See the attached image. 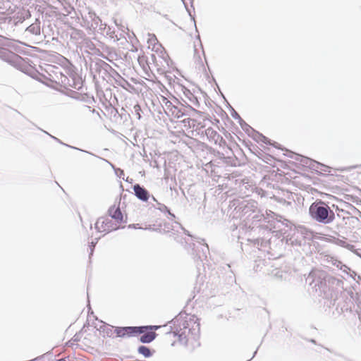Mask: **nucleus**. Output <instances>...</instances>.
Instances as JSON below:
<instances>
[{"label": "nucleus", "mask_w": 361, "mask_h": 361, "mask_svg": "<svg viewBox=\"0 0 361 361\" xmlns=\"http://www.w3.org/2000/svg\"><path fill=\"white\" fill-rule=\"evenodd\" d=\"M160 328V326H137L140 331L136 333L137 335L141 334L140 341L142 343H147L154 341L157 336L155 331Z\"/></svg>", "instance_id": "obj_3"}, {"label": "nucleus", "mask_w": 361, "mask_h": 361, "mask_svg": "<svg viewBox=\"0 0 361 361\" xmlns=\"http://www.w3.org/2000/svg\"><path fill=\"white\" fill-rule=\"evenodd\" d=\"M210 132H211L212 133H214L215 134H216V133L214 130H210V129H207V134H209Z\"/></svg>", "instance_id": "obj_12"}, {"label": "nucleus", "mask_w": 361, "mask_h": 361, "mask_svg": "<svg viewBox=\"0 0 361 361\" xmlns=\"http://www.w3.org/2000/svg\"><path fill=\"white\" fill-rule=\"evenodd\" d=\"M59 361H66V360L65 359H60V360H59Z\"/></svg>", "instance_id": "obj_13"}, {"label": "nucleus", "mask_w": 361, "mask_h": 361, "mask_svg": "<svg viewBox=\"0 0 361 361\" xmlns=\"http://www.w3.org/2000/svg\"><path fill=\"white\" fill-rule=\"evenodd\" d=\"M284 155H286L287 157H292L293 156H295V155L298 156V154H297L291 151H288V150H286V153H285Z\"/></svg>", "instance_id": "obj_11"}, {"label": "nucleus", "mask_w": 361, "mask_h": 361, "mask_svg": "<svg viewBox=\"0 0 361 361\" xmlns=\"http://www.w3.org/2000/svg\"><path fill=\"white\" fill-rule=\"evenodd\" d=\"M138 353L143 355L145 357H149L152 355L150 349L145 345H141L138 348Z\"/></svg>", "instance_id": "obj_9"}, {"label": "nucleus", "mask_w": 361, "mask_h": 361, "mask_svg": "<svg viewBox=\"0 0 361 361\" xmlns=\"http://www.w3.org/2000/svg\"><path fill=\"white\" fill-rule=\"evenodd\" d=\"M167 108V114L174 118H180L183 116V113L176 106H173L171 102L167 101L166 103Z\"/></svg>", "instance_id": "obj_7"}, {"label": "nucleus", "mask_w": 361, "mask_h": 361, "mask_svg": "<svg viewBox=\"0 0 361 361\" xmlns=\"http://www.w3.org/2000/svg\"><path fill=\"white\" fill-rule=\"evenodd\" d=\"M27 30L37 35L39 33V26L35 27L33 25H32L27 27Z\"/></svg>", "instance_id": "obj_10"}, {"label": "nucleus", "mask_w": 361, "mask_h": 361, "mask_svg": "<svg viewBox=\"0 0 361 361\" xmlns=\"http://www.w3.org/2000/svg\"><path fill=\"white\" fill-rule=\"evenodd\" d=\"M173 331L169 334L178 336L179 341H183L190 335H196L200 330V323L194 317L188 314L180 315L173 321Z\"/></svg>", "instance_id": "obj_1"}, {"label": "nucleus", "mask_w": 361, "mask_h": 361, "mask_svg": "<svg viewBox=\"0 0 361 361\" xmlns=\"http://www.w3.org/2000/svg\"><path fill=\"white\" fill-rule=\"evenodd\" d=\"M134 191L135 195L140 200L143 201H147L149 198L148 192L139 185H134Z\"/></svg>", "instance_id": "obj_8"}, {"label": "nucleus", "mask_w": 361, "mask_h": 361, "mask_svg": "<svg viewBox=\"0 0 361 361\" xmlns=\"http://www.w3.org/2000/svg\"><path fill=\"white\" fill-rule=\"evenodd\" d=\"M110 216L112 218V221H114V224L118 225V228L121 224L124 222L123 214L119 207H112L109 210Z\"/></svg>", "instance_id": "obj_6"}, {"label": "nucleus", "mask_w": 361, "mask_h": 361, "mask_svg": "<svg viewBox=\"0 0 361 361\" xmlns=\"http://www.w3.org/2000/svg\"><path fill=\"white\" fill-rule=\"evenodd\" d=\"M137 326H126V327H120L116 329V333L118 336L124 337L126 336H136V333L140 331V329H137Z\"/></svg>", "instance_id": "obj_5"}, {"label": "nucleus", "mask_w": 361, "mask_h": 361, "mask_svg": "<svg viewBox=\"0 0 361 361\" xmlns=\"http://www.w3.org/2000/svg\"><path fill=\"white\" fill-rule=\"evenodd\" d=\"M95 229L101 233H109L118 228V225L114 224L111 219L101 217L94 224Z\"/></svg>", "instance_id": "obj_4"}, {"label": "nucleus", "mask_w": 361, "mask_h": 361, "mask_svg": "<svg viewBox=\"0 0 361 361\" xmlns=\"http://www.w3.org/2000/svg\"><path fill=\"white\" fill-rule=\"evenodd\" d=\"M323 202H314L310 207L311 216L319 222H329L326 221L329 216L328 207L323 206Z\"/></svg>", "instance_id": "obj_2"}, {"label": "nucleus", "mask_w": 361, "mask_h": 361, "mask_svg": "<svg viewBox=\"0 0 361 361\" xmlns=\"http://www.w3.org/2000/svg\"><path fill=\"white\" fill-rule=\"evenodd\" d=\"M135 107H137L140 109V106L137 105Z\"/></svg>", "instance_id": "obj_14"}]
</instances>
